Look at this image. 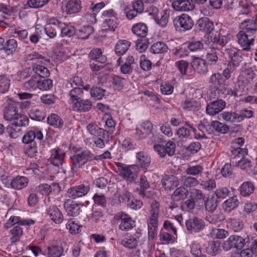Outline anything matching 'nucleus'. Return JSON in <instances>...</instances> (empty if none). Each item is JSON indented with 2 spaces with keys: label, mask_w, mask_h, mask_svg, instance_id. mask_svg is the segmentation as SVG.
Returning <instances> with one entry per match:
<instances>
[{
  "label": "nucleus",
  "mask_w": 257,
  "mask_h": 257,
  "mask_svg": "<svg viewBox=\"0 0 257 257\" xmlns=\"http://www.w3.org/2000/svg\"><path fill=\"white\" fill-rule=\"evenodd\" d=\"M153 127V124L150 121H144L141 124V128H136V134L140 139H144L152 132Z\"/></svg>",
  "instance_id": "23"
},
{
  "label": "nucleus",
  "mask_w": 257,
  "mask_h": 257,
  "mask_svg": "<svg viewBox=\"0 0 257 257\" xmlns=\"http://www.w3.org/2000/svg\"><path fill=\"white\" fill-rule=\"evenodd\" d=\"M241 75L247 80H251L254 78L255 74L251 67L245 65L242 68Z\"/></svg>",
  "instance_id": "50"
},
{
  "label": "nucleus",
  "mask_w": 257,
  "mask_h": 257,
  "mask_svg": "<svg viewBox=\"0 0 257 257\" xmlns=\"http://www.w3.org/2000/svg\"><path fill=\"white\" fill-rule=\"evenodd\" d=\"M66 226V228L69 230V232L71 234L78 233L80 227V226L78 224L77 222H76L72 220H69L67 222Z\"/></svg>",
  "instance_id": "64"
},
{
  "label": "nucleus",
  "mask_w": 257,
  "mask_h": 257,
  "mask_svg": "<svg viewBox=\"0 0 257 257\" xmlns=\"http://www.w3.org/2000/svg\"><path fill=\"white\" fill-rule=\"evenodd\" d=\"M135 58L133 56L129 55L126 59L124 63L120 65V71L124 74H129L133 70L132 65L135 63Z\"/></svg>",
  "instance_id": "27"
},
{
  "label": "nucleus",
  "mask_w": 257,
  "mask_h": 257,
  "mask_svg": "<svg viewBox=\"0 0 257 257\" xmlns=\"http://www.w3.org/2000/svg\"><path fill=\"white\" fill-rule=\"evenodd\" d=\"M38 88L42 90H48L53 86L52 81L50 79H45L40 78L39 76V82L38 83Z\"/></svg>",
  "instance_id": "53"
},
{
  "label": "nucleus",
  "mask_w": 257,
  "mask_h": 257,
  "mask_svg": "<svg viewBox=\"0 0 257 257\" xmlns=\"http://www.w3.org/2000/svg\"><path fill=\"white\" fill-rule=\"evenodd\" d=\"M73 109L75 111H88L91 108V103L88 100H77L72 103Z\"/></svg>",
  "instance_id": "31"
},
{
  "label": "nucleus",
  "mask_w": 257,
  "mask_h": 257,
  "mask_svg": "<svg viewBox=\"0 0 257 257\" xmlns=\"http://www.w3.org/2000/svg\"><path fill=\"white\" fill-rule=\"evenodd\" d=\"M51 24L55 26H58V27L61 30V36L62 37H70L75 33V29L71 24L62 23L54 18H51Z\"/></svg>",
  "instance_id": "7"
},
{
  "label": "nucleus",
  "mask_w": 257,
  "mask_h": 257,
  "mask_svg": "<svg viewBox=\"0 0 257 257\" xmlns=\"http://www.w3.org/2000/svg\"><path fill=\"white\" fill-rule=\"evenodd\" d=\"M172 6L178 12H189L194 9L193 0H176L172 3Z\"/></svg>",
  "instance_id": "12"
},
{
  "label": "nucleus",
  "mask_w": 257,
  "mask_h": 257,
  "mask_svg": "<svg viewBox=\"0 0 257 257\" xmlns=\"http://www.w3.org/2000/svg\"><path fill=\"white\" fill-rule=\"evenodd\" d=\"M89 58L91 60H94L99 62L101 64H104L106 61V57L102 55V51L99 48L94 49L91 51L89 54Z\"/></svg>",
  "instance_id": "38"
},
{
  "label": "nucleus",
  "mask_w": 257,
  "mask_h": 257,
  "mask_svg": "<svg viewBox=\"0 0 257 257\" xmlns=\"http://www.w3.org/2000/svg\"><path fill=\"white\" fill-rule=\"evenodd\" d=\"M203 166L200 165L189 166L186 170V173L189 175L197 176L202 172Z\"/></svg>",
  "instance_id": "54"
},
{
  "label": "nucleus",
  "mask_w": 257,
  "mask_h": 257,
  "mask_svg": "<svg viewBox=\"0 0 257 257\" xmlns=\"http://www.w3.org/2000/svg\"><path fill=\"white\" fill-rule=\"evenodd\" d=\"M47 214L55 223L59 224L63 220V215L56 206H51L47 210Z\"/></svg>",
  "instance_id": "21"
},
{
  "label": "nucleus",
  "mask_w": 257,
  "mask_h": 257,
  "mask_svg": "<svg viewBox=\"0 0 257 257\" xmlns=\"http://www.w3.org/2000/svg\"><path fill=\"white\" fill-rule=\"evenodd\" d=\"M245 244V240L243 237L237 235H230L222 243V247L225 251H228L232 248H242Z\"/></svg>",
  "instance_id": "2"
},
{
  "label": "nucleus",
  "mask_w": 257,
  "mask_h": 257,
  "mask_svg": "<svg viewBox=\"0 0 257 257\" xmlns=\"http://www.w3.org/2000/svg\"><path fill=\"white\" fill-rule=\"evenodd\" d=\"M173 23L177 29L184 31L191 30L194 25L193 20L186 14H182L176 16L174 19Z\"/></svg>",
  "instance_id": "1"
},
{
  "label": "nucleus",
  "mask_w": 257,
  "mask_h": 257,
  "mask_svg": "<svg viewBox=\"0 0 257 257\" xmlns=\"http://www.w3.org/2000/svg\"><path fill=\"white\" fill-rule=\"evenodd\" d=\"M39 82V76L33 75L31 79L24 83L23 88L24 90L33 91L38 88Z\"/></svg>",
  "instance_id": "40"
},
{
  "label": "nucleus",
  "mask_w": 257,
  "mask_h": 257,
  "mask_svg": "<svg viewBox=\"0 0 257 257\" xmlns=\"http://www.w3.org/2000/svg\"><path fill=\"white\" fill-rule=\"evenodd\" d=\"M158 222L154 220H148V250L151 251L154 248V239L157 235Z\"/></svg>",
  "instance_id": "11"
},
{
  "label": "nucleus",
  "mask_w": 257,
  "mask_h": 257,
  "mask_svg": "<svg viewBox=\"0 0 257 257\" xmlns=\"http://www.w3.org/2000/svg\"><path fill=\"white\" fill-rule=\"evenodd\" d=\"M246 33L242 30L240 31L237 35V41L243 50H249L250 46L253 45L254 39L249 38V35H248Z\"/></svg>",
  "instance_id": "13"
},
{
  "label": "nucleus",
  "mask_w": 257,
  "mask_h": 257,
  "mask_svg": "<svg viewBox=\"0 0 257 257\" xmlns=\"http://www.w3.org/2000/svg\"><path fill=\"white\" fill-rule=\"evenodd\" d=\"M82 93L83 91L82 88H73L69 92V96L70 97V100L71 103H74L75 101H77V100H79Z\"/></svg>",
  "instance_id": "55"
},
{
  "label": "nucleus",
  "mask_w": 257,
  "mask_h": 257,
  "mask_svg": "<svg viewBox=\"0 0 257 257\" xmlns=\"http://www.w3.org/2000/svg\"><path fill=\"white\" fill-rule=\"evenodd\" d=\"M87 130L90 134L95 136H100V134H104L105 133L103 129L98 127L95 123H93L87 125Z\"/></svg>",
  "instance_id": "58"
},
{
  "label": "nucleus",
  "mask_w": 257,
  "mask_h": 257,
  "mask_svg": "<svg viewBox=\"0 0 257 257\" xmlns=\"http://www.w3.org/2000/svg\"><path fill=\"white\" fill-rule=\"evenodd\" d=\"M13 122L18 126H24L29 124V119L28 117L23 114L18 113Z\"/></svg>",
  "instance_id": "51"
},
{
  "label": "nucleus",
  "mask_w": 257,
  "mask_h": 257,
  "mask_svg": "<svg viewBox=\"0 0 257 257\" xmlns=\"http://www.w3.org/2000/svg\"><path fill=\"white\" fill-rule=\"evenodd\" d=\"M6 130L9 136L13 139H16L22 134L21 129L13 123L9 124Z\"/></svg>",
  "instance_id": "42"
},
{
  "label": "nucleus",
  "mask_w": 257,
  "mask_h": 257,
  "mask_svg": "<svg viewBox=\"0 0 257 257\" xmlns=\"http://www.w3.org/2000/svg\"><path fill=\"white\" fill-rule=\"evenodd\" d=\"M89 190V186L87 183L81 184L71 188L68 190L69 197L75 199L85 196Z\"/></svg>",
  "instance_id": "6"
},
{
  "label": "nucleus",
  "mask_w": 257,
  "mask_h": 257,
  "mask_svg": "<svg viewBox=\"0 0 257 257\" xmlns=\"http://www.w3.org/2000/svg\"><path fill=\"white\" fill-rule=\"evenodd\" d=\"M28 179L24 176H17L11 180L10 187L15 189H22L28 185Z\"/></svg>",
  "instance_id": "25"
},
{
  "label": "nucleus",
  "mask_w": 257,
  "mask_h": 257,
  "mask_svg": "<svg viewBox=\"0 0 257 257\" xmlns=\"http://www.w3.org/2000/svg\"><path fill=\"white\" fill-rule=\"evenodd\" d=\"M222 117L226 122L233 123L242 121L241 116H238V114L234 112L225 111L221 114Z\"/></svg>",
  "instance_id": "37"
},
{
  "label": "nucleus",
  "mask_w": 257,
  "mask_h": 257,
  "mask_svg": "<svg viewBox=\"0 0 257 257\" xmlns=\"http://www.w3.org/2000/svg\"><path fill=\"white\" fill-rule=\"evenodd\" d=\"M154 150L162 158L164 157L166 154L173 156L175 153V144L173 141L168 142L165 146L162 145H156L154 146Z\"/></svg>",
  "instance_id": "8"
},
{
  "label": "nucleus",
  "mask_w": 257,
  "mask_h": 257,
  "mask_svg": "<svg viewBox=\"0 0 257 257\" xmlns=\"http://www.w3.org/2000/svg\"><path fill=\"white\" fill-rule=\"evenodd\" d=\"M18 43L14 39H11L6 41L3 50L7 55L13 54L17 50Z\"/></svg>",
  "instance_id": "34"
},
{
  "label": "nucleus",
  "mask_w": 257,
  "mask_h": 257,
  "mask_svg": "<svg viewBox=\"0 0 257 257\" xmlns=\"http://www.w3.org/2000/svg\"><path fill=\"white\" fill-rule=\"evenodd\" d=\"M186 225L188 230L198 232L203 228L204 224L201 219L198 217H193L186 221Z\"/></svg>",
  "instance_id": "17"
},
{
  "label": "nucleus",
  "mask_w": 257,
  "mask_h": 257,
  "mask_svg": "<svg viewBox=\"0 0 257 257\" xmlns=\"http://www.w3.org/2000/svg\"><path fill=\"white\" fill-rule=\"evenodd\" d=\"M30 118L33 120L40 121L45 117V113L38 109H32L29 112Z\"/></svg>",
  "instance_id": "63"
},
{
  "label": "nucleus",
  "mask_w": 257,
  "mask_h": 257,
  "mask_svg": "<svg viewBox=\"0 0 257 257\" xmlns=\"http://www.w3.org/2000/svg\"><path fill=\"white\" fill-rule=\"evenodd\" d=\"M220 244L218 240L209 242L205 247V251L211 256H215L219 252Z\"/></svg>",
  "instance_id": "32"
},
{
  "label": "nucleus",
  "mask_w": 257,
  "mask_h": 257,
  "mask_svg": "<svg viewBox=\"0 0 257 257\" xmlns=\"http://www.w3.org/2000/svg\"><path fill=\"white\" fill-rule=\"evenodd\" d=\"M162 184L165 190L171 191L179 185V180L175 176H166L162 179Z\"/></svg>",
  "instance_id": "18"
},
{
  "label": "nucleus",
  "mask_w": 257,
  "mask_h": 257,
  "mask_svg": "<svg viewBox=\"0 0 257 257\" xmlns=\"http://www.w3.org/2000/svg\"><path fill=\"white\" fill-rule=\"evenodd\" d=\"M131 46L130 42L122 40H119L116 44L115 47V51L117 55H123L128 50Z\"/></svg>",
  "instance_id": "35"
},
{
  "label": "nucleus",
  "mask_w": 257,
  "mask_h": 257,
  "mask_svg": "<svg viewBox=\"0 0 257 257\" xmlns=\"http://www.w3.org/2000/svg\"><path fill=\"white\" fill-rule=\"evenodd\" d=\"M57 29H59L58 26H55L51 24V18L49 20L48 24H47L46 27L44 29L47 35L50 38H54L57 34Z\"/></svg>",
  "instance_id": "48"
},
{
  "label": "nucleus",
  "mask_w": 257,
  "mask_h": 257,
  "mask_svg": "<svg viewBox=\"0 0 257 257\" xmlns=\"http://www.w3.org/2000/svg\"><path fill=\"white\" fill-rule=\"evenodd\" d=\"M10 80L6 76H0V93H5L9 90Z\"/></svg>",
  "instance_id": "57"
},
{
  "label": "nucleus",
  "mask_w": 257,
  "mask_h": 257,
  "mask_svg": "<svg viewBox=\"0 0 257 257\" xmlns=\"http://www.w3.org/2000/svg\"><path fill=\"white\" fill-rule=\"evenodd\" d=\"M197 25L199 31L205 33L208 39L210 37V35H212L213 31L214 30V24L207 18H202L199 19L197 22Z\"/></svg>",
  "instance_id": "9"
},
{
  "label": "nucleus",
  "mask_w": 257,
  "mask_h": 257,
  "mask_svg": "<svg viewBox=\"0 0 257 257\" xmlns=\"http://www.w3.org/2000/svg\"><path fill=\"white\" fill-rule=\"evenodd\" d=\"M142 238L141 234L137 232L122 239L121 244L128 248H136L141 241Z\"/></svg>",
  "instance_id": "14"
},
{
  "label": "nucleus",
  "mask_w": 257,
  "mask_h": 257,
  "mask_svg": "<svg viewBox=\"0 0 257 257\" xmlns=\"http://www.w3.org/2000/svg\"><path fill=\"white\" fill-rule=\"evenodd\" d=\"M62 10L67 14L71 15L78 13L82 9L80 0H66L62 3Z\"/></svg>",
  "instance_id": "4"
},
{
  "label": "nucleus",
  "mask_w": 257,
  "mask_h": 257,
  "mask_svg": "<svg viewBox=\"0 0 257 257\" xmlns=\"http://www.w3.org/2000/svg\"><path fill=\"white\" fill-rule=\"evenodd\" d=\"M16 224L25 225V223L22 222L21 218L19 216H11L7 222L4 224V226L5 228H9Z\"/></svg>",
  "instance_id": "62"
},
{
  "label": "nucleus",
  "mask_w": 257,
  "mask_h": 257,
  "mask_svg": "<svg viewBox=\"0 0 257 257\" xmlns=\"http://www.w3.org/2000/svg\"><path fill=\"white\" fill-rule=\"evenodd\" d=\"M168 50L167 46L164 43L157 42L152 45L151 51L154 54H158L165 52Z\"/></svg>",
  "instance_id": "47"
},
{
  "label": "nucleus",
  "mask_w": 257,
  "mask_h": 257,
  "mask_svg": "<svg viewBox=\"0 0 257 257\" xmlns=\"http://www.w3.org/2000/svg\"><path fill=\"white\" fill-rule=\"evenodd\" d=\"M253 185L249 182H243L240 187V193L243 197H248L254 191Z\"/></svg>",
  "instance_id": "39"
},
{
  "label": "nucleus",
  "mask_w": 257,
  "mask_h": 257,
  "mask_svg": "<svg viewBox=\"0 0 257 257\" xmlns=\"http://www.w3.org/2000/svg\"><path fill=\"white\" fill-rule=\"evenodd\" d=\"M8 105L4 109V118L8 121H14L18 113L16 111L15 103L10 100Z\"/></svg>",
  "instance_id": "22"
},
{
  "label": "nucleus",
  "mask_w": 257,
  "mask_h": 257,
  "mask_svg": "<svg viewBox=\"0 0 257 257\" xmlns=\"http://www.w3.org/2000/svg\"><path fill=\"white\" fill-rule=\"evenodd\" d=\"M88 160L87 154L82 153L71 157V162L76 168H79L84 165Z\"/></svg>",
  "instance_id": "30"
},
{
  "label": "nucleus",
  "mask_w": 257,
  "mask_h": 257,
  "mask_svg": "<svg viewBox=\"0 0 257 257\" xmlns=\"http://www.w3.org/2000/svg\"><path fill=\"white\" fill-rule=\"evenodd\" d=\"M136 166L142 169H147L150 165L151 158L150 156L145 152L136 153Z\"/></svg>",
  "instance_id": "15"
},
{
  "label": "nucleus",
  "mask_w": 257,
  "mask_h": 257,
  "mask_svg": "<svg viewBox=\"0 0 257 257\" xmlns=\"http://www.w3.org/2000/svg\"><path fill=\"white\" fill-rule=\"evenodd\" d=\"M192 66L194 69L200 74H205L208 71L206 61L200 58L194 57L192 61Z\"/></svg>",
  "instance_id": "19"
},
{
  "label": "nucleus",
  "mask_w": 257,
  "mask_h": 257,
  "mask_svg": "<svg viewBox=\"0 0 257 257\" xmlns=\"http://www.w3.org/2000/svg\"><path fill=\"white\" fill-rule=\"evenodd\" d=\"M225 106L226 102L222 99L214 101L207 105L206 112L209 115H215L223 110Z\"/></svg>",
  "instance_id": "16"
},
{
  "label": "nucleus",
  "mask_w": 257,
  "mask_h": 257,
  "mask_svg": "<svg viewBox=\"0 0 257 257\" xmlns=\"http://www.w3.org/2000/svg\"><path fill=\"white\" fill-rule=\"evenodd\" d=\"M159 237L161 241L166 243H173L176 241L175 237L165 231H161Z\"/></svg>",
  "instance_id": "61"
},
{
  "label": "nucleus",
  "mask_w": 257,
  "mask_h": 257,
  "mask_svg": "<svg viewBox=\"0 0 257 257\" xmlns=\"http://www.w3.org/2000/svg\"><path fill=\"white\" fill-rule=\"evenodd\" d=\"M117 26V23L116 18L111 19L109 20L103 21L102 30L103 31L108 32V31H114Z\"/></svg>",
  "instance_id": "44"
},
{
  "label": "nucleus",
  "mask_w": 257,
  "mask_h": 257,
  "mask_svg": "<svg viewBox=\"0 0 257 257\" xmlns=\"http://www.w3.org/2000/svg\"><path fill=\"white\" fill-rule=\"evenodd\" d=\"M43 138V135L38 128H34L33 130L28 131L23 138V142L24 144H31V149L34 152H36L35 140L41 141Z\"/></svg>",
  "instance_id": "3"
},
{
  "label": "nucleus",
  "mask_w": 257,
  "mask_h": 257,
  "mask_svg": "<svg viewBox=\"0 0 257 257\" xmlns=\"http://www.w3.org/2000/svg\"><path fill=\"white\" fill-rule=\"evenodd\" d=\"M170 15V11L169 9H165L155 18L156 23L161 27H165L168 23Z\"/></svg>",
  "instance_id": "26"
},
{
  "label": "nucleus",
  "mask_w": 257,
  "mask_h": 257,
  "mask_svg": "<svg viewBox=\"0 0 257 257\" xmlns=\"http://www.w3.org/2000/svg\"><path fill=\"white\" fill-rule=\"evenodd\" d=\"M140 168L135 165L125 166L121 167L120 173L125 179L129 181L135 180L137 177Z\"/></svg>",
  "instance_id": "5"
},
{
  "label": "nucleus",
  "mask_w": 257,
  "mask_h": 257,
  "mask_svg": "<svg viewBox=\"0 0 257 257\" xmlns=\"http://www.w3.org/2000/svg\"><path fill=\"white\" fill-rule=\"evenodd\" d=\"M132 32L134 34L139 37H145L148 33V28L147 26L142 23H138L134 25L132 28Z\"/></svg>",
  "instance_id": "33"
},
{
  "label": "nucleus",
  "mask_w": 257,
  "mask_h": 257,
  "mask_svg": "<svg viewBox=\"0 0 257 257\" xmlns=\"http://www.w3.org/2000/svg\"><path fill=\"white\" fill-rule=\"evenodd\" d=\"M93 32V28L90 26H85L81 28L77 33L79 39H87Z\"/></svg>",
  "instance_id": "43"
},
{
  "label": "nucleus",
  "mask_w": 257,
  "mask_h": 257,
  "mask_svg": "<svg viewBox=\"0 0 257 257\" xmlns=\"http://www.w3.org/2000/svg\"><path fill=\"white\" fill-rule=\"evenodd\" d=\"M116 220H120L121 222L119 228L122 231H126L132 228L134 226V222L130 216L124 212L117 213L114 216Z\"/></svg>",
  "instance_id": "10"
},
{
  "label": "nucleus",
  "mask_w": 257,
  "mask_h": 257,
  "mask_svg": "<svg viewBox=\"0 0 257 257\" xmlns=\"http://www.w3.org/2000/svg\"><path fill=\"white\" fill-rule=\"evenodd\" d=\"M63 248L61 246L48 247L47 255L49 257H60L63 255Z\"/></svg>",
  "instance_id": "49"
},
{
  "label": "nucleus",
  "mask_w": 257,
  "mask_h": 257,
  "mask_svg": "<svg viewBox=\"0 0 257 257\" xmlns=\"http://www.w3.org/2000/svg\"><path fill=\"white\" fill-rule=\"evenodd\" d=\"M209 82L212 85L216 87L222 85L225 82L223 78L222 77V74L219 73L212 74L209 78Z\"/></svg>",
  "instance_id": "45"
},
{
  "label": "nucleus",
  "mask_w": 257,
  "mask_h": 257,
  "mask_svg": "<svg viewBox=\"0 0 257 257\" xmlns=\"http://www.w3.org/2000/svg\"><path fill=\"white\" fill-rule=\"evenodd\" d=\"M47 122L50 125L57 128L62 127L64 123L62 119L55 113H52L48 116Z\"/></svg>",
  "instance_id": "36"
},
{
  "label": "nucleus",
  "mask_w": 257,
  "mask_h": 257,
  "mask_svg": "<svg viewBox=\"0 0 257 257\" xmlns=\"http://www.w3.org/2000/svg\"><path fill=\"white\" fill-rule=\"evenodd\" d=\"M240 28L248 35L254 34L257 31V26L253 20H244L240 24Z\"/></svg>",
  "instance_id": "29"
},
{
  "label": "nucleus",
  "mask_w": 257,
  "mask_h": 257,
  "mask_svg": "<svg viewBox=\"0 0 257 257\" xmlns=\"http://www.w3.org/2000/svg\"><path fill=\"white\" fill-rule=\"evenodd\" d=\"M239 205V201L236 196L229 197L225 200L222 204V207L223 209L226 211L229 212L236 208Z\"/></svg>",
  "instance_id": "28"
},
{
  "label": "nucleus",
  "mask_w": 257,
  "mask_h": 257,
  "mask_svg": "<svg viewBox=\"0 0 257 257\" xmlns=\"http://www.w3.org/2000/svg\"><path fill=\"white\" fill-rule=\"evenodd\" d=\"M51 154L50 161L53 165L58 166L63 163L65 156L64 151L60 149H55L51 151Z\"/></svg>",
  "instance_id": "20"
},
{
  "label": "nucleus",
  "mask_w": 257,
  "mask_h": 257,
  "mask_svg": "<svg viewBox=\"0 0 257 257\" xmlns=\"http://www.w3.org/2000/svg\"><path fill=\"white\" fill-rule=\"evenodd\" d=\"M227 226L235 232L239 231L242 229L243 223L237 219H231L227 223Z\"/></svg>",
  "instance_id": "60"
},
{
  "label": "nucleus",
  "mask_w": 257,
  "mask_h": 257,
  "mask_svg": "<svg viewBox=\"0 0 257 257\" xmlns=\"http://www.w3.org/2000/svg\"><path fill=\"white\" fill-rule=\"evenodd\" d=\"M187 43L184 44L180 48H176L173 50V53L175 56L181 58L187 56L188 54Z\"/></svg>",
  "instance_id": "59"
},
{
  "label": "nucleus",
  "mask_w": 257,
  "mask_h": 257,
  "mask_svg": "<svg viewBox=\"0 0 257 257\" xmlns=\"http://www.w3.org/2000/svg\"><path fill=\"white\" fill-rule=\"evenodd\" d=\"M210 235L213 238L223 239L228 235V232L223 229L215 228L211 231Z\"/></svg>",
  "instance_id": "52"
},
{
  "label": "nucleus",
  "mask_w": 257,
  "mask_h": 257,
  "mask_svg": "<svg viewBox=\"0 0 257 257\" xmlns=\"http://www.w3.org/2000/svg\"><path fill=\"white\" fill-rule=\"evenodd\" d=\"M188 194V190L184 187L177 188L172 195V199L178 201L185 198Z\"/></svg>",
  "instance_id": "46"
},
{
  "label": "nucleus",
  "mask_w": 257,
  "mask_h": 257,
  "mask_svg": "<svg viewBox=\"0 0 257 257\" xmlns=\"http://www.w3.org/2000/svg\"><path fill=\"white\" fill-rule=\"evenodd\" d=\"M205 207L206 210L209 212L214 211L217 206V201L213 197H209L205 201Z\"/></svg>",
  "instance_id": "56"
},
{
  "label": "nucleus",
  "mask_w": 257,
  "mask_h": 257,
  "mask_svg": "<svg viewBox=\"0 0 257 257\" xmlns=\"http://www.w3.org/2000/svg\"><path fill=\"white\" fill-rule=\"evenodd\" d=\"M64 207L68 215L71 216H76L80 213V206L79 204L73 203L69 200L65 201Z\"/></svg>",
  "instance_id": "24"
},
{
  "label": "nucleus",
  "mask_w": 257,
  "mask_h": 257,
  "mask_svg": "<svg viewBox=\"0 0 257 257\" xmlns=\"http://www.w3.org/2000/svg\"><path fill=\"white\" fill-rule=\"evenodd\" d=\"M160 211V204L156 201H153L151 203V209H150V217L149 221L154 220L155 221H158V216Z\"/></svg>",
  "instance_id": "41"
}]
</instances>
